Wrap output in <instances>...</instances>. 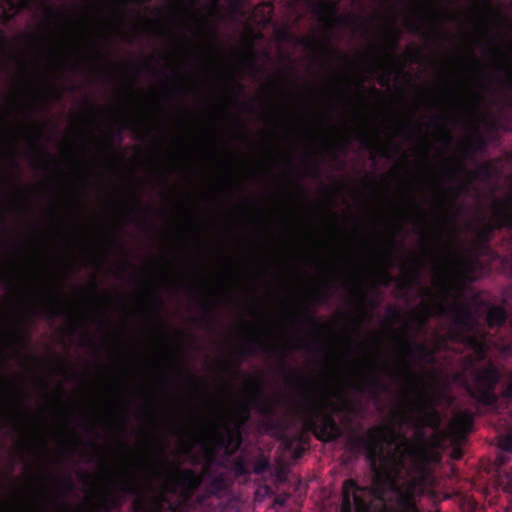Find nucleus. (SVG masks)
Listing matches in <instances>:
<instances>
[{
    "instance_id": "f257e3e1",
    "label": "nucleus",
    "mask_w": 512,
    "mask_h": 512,
    "mask_svg": "<svg viewBox=\"0 0 512 512\" xmlns=\"http://www.w3.org/2000/svg\"><path fill=\"white\" fill-rule=\"evenodd\" d=\"M434 314L449 317L454 324V328L448 333L449 338L472 351V355L467 358V363L472 368L473 384L467 387L470 397L480 404L495 407L499 397L494 390L502 374L492 362H488L483 368H474L477 363L486 359L491 340L488 332L481 327L471 306L458 303L456 300L438 302Z\"/></svg>"
},
{
    "instance_id": "f03ea898",
    "label": "nucleus",
    "mask_w": 512,
    "mask_h": 512,
    "mask_svg": "<svg viewBox=\"0 0 512 512\" xmlns=\"http://www.w3.org/2000/svg\"><path fill=\"white\" fill-rule=\"evenodd\" d=\"M297 380L305 390V426L320 441L331 442L340 438L342 431L333 413L350 411L352 404L334 403L332 398L337 396V392L327 382L321 383L320 390H316L314 382L309 381L307 377L301 376Z\"/></svg>"
},
{
    "instance_id": "7ed1b4c3",
    "label": "nucleus",
    "mask_w": 512,
    "mask_h": 512,
    "mask_svg": "<svg viewBox=\"0 0 512 512\" xmlns=\"http://www.w3.org/2000/svg\"><path fill=\"white\" fill-rule=\"evenodd\" d=\"M248 392L247 402L241 405L236 413L234 427L222 425L221 428L215 427L212 433L215 447L223 450L227 457L235 455L242 445V428L250 419L251 408L263 416L274 414V405L265 398L261 382L249 381Z\"/></svg>"
},
{
    "instance_id": "20e7f679",
    "label": "nucleus",
    "mask_w": 512,
    "mask_h": 512,
    "mask_svg": "<svg viewBox=\"0 0 512 512\" xmlns=\"http://www.w3.org/2000/svg\"><path fill=\"white\" fill-rule=\"evenodd\" d=\"M389 430L388 427L375 426L367 431L365 437H358L354 441L356 448L365 452L375 477L383 481H390L395 472L392 459L384 454V443Z\"/></svg>"
},
{
    "instance_id": "39448f33",
    "label": "nucleus",
    "mask_w": 512,
    "mask_h": 512,
    "mask_svg": "<svg viewBox=\"0 0 512 512\" xmlns=\"http://www.w3.org/2000/svg\"><path fill=\"white\" fill-rule=\"evenodd\" d=\"M491 221L484 217L475 232V246L482 254L491 251L490 242L496 230L512 229V207L507 200H495L491 206Z\"/></svg>"
},
{
    "instance_id": "423d86ee",
    "label": "nucleus",
    "mask_w": 512,
    "mask_h": 512,
    "mask_svg": "<svg viewBox=\"0 0 512 512\" xmlns=\"http://www.w3.org/2000/svg\"><path fill=\"white\" fill-rule=\"evenodd\" d=\"M161 463L167 464L170 468L167 474L166 486L168 491L179 493L182 500L178 503L185 509V503L190 500L201 484V479L197 473L189 468H181L178 463L170 462L166 457H162Z\"/></svg>"
},
{
    "instance_id": "0eeeda50",
    "label": "nucleus",
    "mask_w": 512,
    "mask_h": 512,
    "mask_svg": "<svg viewBox=\"0 0 512 512\" xmlns=\"http://www.w3.org/2000/svg\"><path fill=\"white\" fill-rule=\"evenodd\" d=\"M374 499H381L376 490L360 486L353 479H347L342 486L340 512H373Z\"/></svg>"
},
{
    "instance_id": "6e6552de",
    "label": "nucleus",
    "mask_w": 512,
    "mask_h": 512,
    "mask_svg": "<svg viewBox=\"0 0 512 512\" xmlns=\"http://www.w3.org/2000/svg\"><path fill=\"white\" fill-rule=\"evenodd\" d=\"M413 389L417 392V399L413 402L414 409L408 410L406 407H401L399 410L401 416L405 419H413L416 411L422 424L431 427L438 426L440 422L438 411L433 406L428 405L424 392L417 390L415 387Z\"/></svg>"
},
{
    "instance_id": "1a4fd4ad",
    "label": "nucleus",
    "mask_w": 512,
    "mask_h": 512,
    "mask_svg": "<svg viewBox=\"0 0 512 512\" xmlns=\"http://www.w3.org/2000/svg\"><path fill=\"white\" fill-rule=\"evenodd\" d=\"M408 327L405 326L403 334L397 337L398 343L407 357L417 358L419 361L433 364L435 362V351L425 343H417L407 337Z\"/></svg>"
},
{
    "instance_id": "9d476101",
    "label": "nucleus",
    "mask_w": 512,
    "mask_h": 512,
    "mask_svg": "<svg viewBox=\"0 0 512 512\" xmlns=\"http://www.w3.org/2000/svg\"><path fill=\"white\" fill-rule=\"evenodd\" d=\"M340 0L332 3L320 1L313 6V13L317 15L321 21L328 23L326 16L331 20V26H347L355 21L351 15L338 14V4Z\"/></svg>"
},
{
    "instance_id": "9b49d317",
    "label": "nucleus",
    "mask_w": 512,
    "mask_h": 512,
    "mask_svg": "<svg viewBox=\"0 0 512 512\" xmlns=\"http://www.w3.org/2000/svg\"><path fill=\"white\" fill-rule=\"evenodd\" d=\"M135 505L137 509H141L143 512H188V510L180 504L169 502L164 493H160L152 500L150 508L145 505L143 499H139Z\"/></svg>"
},
{
    "instance_id": "f8f14e48",
    "label": "nucleus",
    "mask_w": 512,
    "mask_h": 512,
    "mask_svg": "<svg viewBox=\"0 0 512 512\" xmlns=\"http://www.w3.org/2000/svg\"><path fill=\"white\" fill-rule=\"evenodd\" d=\"M474 415L472 412L465 410L459 411L454 415L450 422L451 429L461 436H465L471 432L473 427Z\"/></svg>"
},
{
    "instance_id": "ddd939ff",
    "label": "nucleus",
    "mask_w": 512,
    "mask_h": 512,
    "mask_svg": "<svg viewBox=\"0 0 512 512\" xmlns=\"http://www.w3.org/2000/svg\"><path fill=\"white\" fill-rule=\"evenodd\" d=\"M356 139L363 147L375 150L379 156H387V151L384 145H382L378 141V139L375 136L371 135L368 131L362 130L357 135Z\"/></svg>"
},
{
    "instance_id": "4468645a",
    "label": "nucleus",
    "mask_w": 512,
    "mask_h": 512,
    "mask_svg": "<svg viewBox=\"0 0 512 512\" xmlns=\"http://www.w3.org/2000/svg\"><path fill=\"white\" fill-rule=\"evenodd\" d=\"M269 347L257 337H249L245 339L244 346L239 351L241 356H255L259 352H269Z\"/></svg>"
},
{
    "instance_id": "2eb2a0df",
    "label": "nucleus",
    "mask_w": 512,
    "mask_h": 512,
    "mask_svg": "<svg viewBox=\"0 0 512 512\" xmlns=\"http://www.w3.org/2000/svg\"><path fill=\"white\" fill-rule=\"evenodd\" d=\"M508 319V314L503 306H491L486 315V322L490 328L503 326Z\"/></svg>"
},
{
    "instance_id": "dca6fc26",
    "label": "nucleus",
    "mask_w": 512,
    "mask_h": 512,
    "mask_svg": "<svg viewBox=\"0 0 512 512\" xmlns=\"http://www.w3.org/2000/svg\"><path fill=\"white\" fill-rule=\"evenodd\" d=\"M423 267L424 260L422 257H413L409 263L402 262L400 266L401 270L409 276L411 283L419 281L420 272Z\"/></svg>"
},
{
    "instance_id": "f3484780",
    "label": "nucleus",
    "mask_w": 512,
    "mask_h": 512,
    "mask_svg": "<svg viewBox=\"0 0 512 512\" xmlns=\"http://www.w3.org/2000/svg\"><path fill=\"white\" fill-rule=\"evenodd\" d=\"M367 386L370 396L374 399L378 398L381 394L391 392V386L376 373L367 381Z\"/></svg>"
},
{
    "instance_id": "a211bd4d",
    "label": "nucleus",
    "mask_w": 512,
    "mask_h": 512,
    "mask_svg": "<svg viewBox=\"0 0 512 512\" xmlns=\"http://www.w3.org/2000/svg\"><path fill=\"white\" fill-rule=\"evenodd\" d=\"M430 17L433 20V23L435 25V29L432 32L424 33L421 25H419L418 23H416L414 21L408 22L409 31L412 32L413 34H423L427 39H431L434 36L438 37V36L442 35V33L440 32L441 21H440L439 17L434 12L430 13Z\"/></svg>"
},
{
    "instance_id": "6ab92c4d",
    "label": "nucleus",
    "mask_w": 512,
    "mask_h": 512,
    "mask_svg": "<svg viewBox=\"0 0 512 512\" xmlns=\"http://www.w3.org/2000/svg\"><path fill=\"white\" fill-rule=\"evenodd\" d=\"M488 145L487 139L480 133H477L475 136L470 137L465 145V153L466 155H471L472 153L483 151L486 149Z\"/></svg>"
},
{
    "instance_id": "aec40b11",
    "label": "nucleus",
    "mask_w": 512,
    "mask_h": 512,
    "mask_svg": "<svg viewBox=\"0 0 512 512\" xmlns=\"http://www.w3.org/2000/svg\"><path fill=\"white\" fill-rule=\"evenodd\" d=\"M352 292L361 304L367 305L371 309H374L377 306L375 299L367 294L358 280L355 281Z\"/></svg>"
},
{
    "instance_id": "412c9836",
    "label": "nucleus",
    "mask_w": 512,
    "mask_h": 512,
    "mask_svg": "<svg viewBox=\"0 0 512 512\" xmlns=\"http://www.w3.org/2000/svg\"><path fill=\"white\" fill-rule=\"evenodd\" d=\"M51 305H49L46 309H45V317L49 320H53L55 319L56 317L62 315L63 313V308L61 306V299L58 295V293L56 292H53L51 294Z\"/></svg>"
},
{
    "instance_id": "4be33fe9",
    "label": "nucleus",
    "mask_w": 512,
    "mask_h": 512,
    "mask_svg": "<svg viewBox=\"0 0 512 512\" xmlns=\"http://www.w3.org/2000/svg\"><path fill=\"white\" fill-rule=\"evenodd\" d=\"M472 177L477 180L487 181L491 179L493 175V168L489 162L481 163L477 168L470 172Z\"/></svg>"
},
{
    "instance_id": "5701e85b",
    "label": "nucleus",
    "mask_w": 512,
    "mask_h": 512,
    "mask_svg": "<svg viewBox=\"0 0 512 512\" xmlns=\"http://www.w3.org/2000/svg\"><path fill=\"white\" fill-rule=\"evenodd\" d=\"M123 505V498L120 496L107 493L101 500V507L105 512H110L112 509H119Z\"/></svg>"
},
{
    "instance_id": "b1692460",
    "label": "nucleus",
    "mask_w": 512,
    "mask_h": 512,
    "mask_svg": "<svg viewBox=\"0 0 512 512\" xmlns=\"http://www.w3.org/2000/svg\"><path fill=\"white\" fill-rule=\"evenodd\" d=\"M411 376V367L406 362H403L401 368H398L391 373V378L395 383H401L404 380L411 383Z\"/></svg>"
},
{
    "instance_id": "393cba45",
    "label": "nucleus",
    "mask_w": 512,
    "mask_h": 512,
    "mask_svg": "<svg viewBox=\"0 0 512 512\" xmlns=\"http://www.w3.org/2000/svg\"><path fill=\"white\" fill-rule=\"evenodd\" d=\"M120 490L127 494L132 495H140L141 494V487L137 480L132 478L131 476H127L125 480L120 485Z\"/></svg>"
},
{
    "instance_id": "a878e982",
    "label": "nucleus",
    "mask_w": 512,
    "mask_h": 512,
    "mask_svg": "<svg viewBox=\"0 0 512 512\" xmlns=\"http://www.w3.org/2000/svg\"><path fill=\"white\" fill-rule=\"evenodd\" d=\"M432 315V310L429 306H424L421 312L413 310L409 313L412 322L417 323L420 326H424L428 318Z\"/></svg>"
},
{
    "instance_id": "bb28decb",
    "label": "nucleus",
    "mask_w": 512,
    "mask_h": 512,
    "mask_svg": "<svg viewBox=\"0 0 512 512\" xmlns=\"http://www.w3.org/2000/svg\"><path fill=\"white\" fill-rule=\"evenodd\" d=\"M243 63L253 72L260 71V66L257 64L255 54L250 48L243 53Z\"/></svg>"
},
{
    "instance_id": "cd10ccee",
    "label": "nucleus",
    "mask_w": 512,
    "mask_h": 512,
    "mask_svg": "<svg viewBox=\"0 0 512 512\" xmlns=\"http://www.w3.org/2000/svg\"><path fill=\"white\" fill-rule=\"evenodd\" d=\"M232 466L235 473L239 476L246 475L248 473L246 461L242 456H239L236 459H234Z\"/></svg>"
},
{
    "instance_id": "c85d7f7f",
    "label": "nucleus",
    "mask_w": 512,
    "mask_h": 512,
    "mask_svg": "<svg viewBox=\"0 0 512 512\" xmlns=\"http://www.w3.org/2000/svg\"><path fill=\"white\" fill-rule=\"evenodd\" d=\"M321 50L323 51L324 54L326 55H335L337 56L339 59H341L342 61L346 62V63H349V59L348 57L343 54L342 52H340L339 50L337 49H334V48H330L328 46V39H326L325 43L321 45Z\"/></svg>"
},
{
    "instance_id": "c756f323",
    "label": "nucleus",
    "mask_w": 512,
    "mask_h": 512,
    "mask_svg": "<svg viewBox=\"0 0 512 512\" xmlns=\"http://www.w3.org/2000/svg\"><path fill=\"white\" fill-rule=\"evenodd\" d=\"M33 142L34 144L37 146L38 150L40 151V153L42 154V156L44 157L45 161H44V167L45 168H48L51 161H52V156L44 149V147L41 145L40 143V136L37 135L34 139H33Z\"/></svg>"
},
{
    "instance_id": "7c9ffc66",
    "label": "nucleus",
    "mask_w": 512,
    "mask_h": 512,
    "mask_svg": "<svg viewBox=\"0 0 512 512\" xmlns=\"http://www.w3.org/2000/svg\"><path fill=\"white\" fill-rule=\"evenodd\" d=\"M303 314L309 325L317 329L322 328V325L319 323L318 319L314 316V314L310 311L308 307L304 308Z\"/></svg>"
},
{
    "instance_id": "2f4dec72",
    "label": "nucleus",
    "mask_w": 512,
    "mask_h": 512,
    "mask_svg": "<svg viewBox=\"0 0 512 512\" xmlns=\"http://www.w3.org/2000/svg\"><path fill=\"white\" fill-rule=\"evenodd\" d=\"M499 446L505 451L512 452V431L500 439Z\"/></svg>"
},
{
    "instance_id": "473e14b6",
    "label": "nucleus",
    "mask_w": 512,
    "mask_h": 512,
    "mask_svg": "<svg viewBox=\"0 0 512 512\" xmlns=\"http://www.w3.org/2000/svg\"><path fill=\"white\" fill-rule=\"evenodd\" d=\"M298 43L309 51H315L318 47L316 41L309 37H303L298 39Z\"/></svg>"
},
{
    "instance_id": "72a5a7b5",
    "label": "nucleus",
    "mask_w": 512,
    "mask_h": 512,
    "mask_svg": "<svg viewBox=\"0 0 512 512\" xmlns=\"http://www.w3.org/2000/svg\"><path fill=\"white\" fill-rule=\"evenodd\" d=\"M387 314L389 319L392 320L393 322H399L403 318L401 311L395 306H389L387 308Z\"/></svg>"
},
{
    "instance_id": "f704fd0d",
    "label": "nucleus",
    "mask_w": 512,
    "mask_h": 512,
    "mask_svg": "<svg viewBox=\"0 0 512 512\" xmlns=\"http://www.w3.org/2000/svg\"><path fill=\"white\" fill-rule=\"evenodd\" d=\"M453 137L450 131L446 130L445 128H441V135L439 138V141L445 146L449 147L452 143Z\"/></svg>"
},
{
    "instance_id": "c9c22d12",
    "label": "nucleus",
    "mask_w": 512,
    "mask_h": 512,
    "mask_svg": "<svg viewBox=\"0 0 512 512\" xmlns=\"http://www.w3.org/2000/svg\"><path fill=\"white\" fill-rule=\"evenodd\" d=\"M390 35H391V46L393 49H395L398 47L400 37H401V32L395 26H391Z\"/></svg>"
},
{
    "instance_id": "e433bc0d",
    "label": "nucleus",
    "mask_w": 512,
    "mask_h": 512,
    "mask_svg": "<svg viewBox=\"0 0 512 512\" xmlns=\"http://www.w3.org/2000/svg\"><path fill=\"white\" fill-rule=\"evenodd\" d=\"M180 373H181V374H183V375H185V376H186V378H187L191 383H193V384L196 386V388H197V389H200V388H199V386H198V384H197V377H196V375H195V374H193V373H192L188 368H184V367H182V368L180 369Z\"/></svg>"
},
{
    "instance_id": "4c0bfd02",
    "label": "nucleus",
    "mask_w": 512,
    "mask_h": 512,
    "mask_svg": "<svg viewBox=\"0 0 512 512\" xmlns=\"http://www.w3.org/2000/svg\"><path fill=\"white\" fill-rule=\"evenodd\" d=\"M277 35L283 41H291L294 39L293 34L288 29L278 30Z\"/></svg>"
},
{
    "instance_id": "58836bf2",
    "label": "nucleus",
    "mask_w": 512,
    "mask_h": 512,
    "mask_svg": "<svg viewBox=\"0 0 512 512\" xmlns=\"http://www.w3.org/2000/svg\"><path fill=\"white\" fill-rule=\"evenodd\" d=\"M460 107L465 116L470 117V118H474L477 116V113L474 108L466 106L463 103H460Z\"/></svg>"
},
{
    "instance_id": "ea45409f",
    "label": "nucleus",
    "mask_w": 512,
    "mask_h": 512,
    "mask_svg": "<svg viewBox=\"0 0 512 512\" xmlns=\"http://www.w3.org/2000/svg\"><path fill=\"white\" fill-rule=\"evenodd\" d=\"M268 468H269V462H268V461H266V460H263V461H260V462L256 465V467H255V469H254V472H255L256 474H260V473L265 472Z\"/></svg>"
},
{
    "instance_id": "a19ab883",
    "label": "nucleus",
    "mask_w": 512,
    "mask_h": 512,
    "mask_svg": "<svg viewBox=\"0 0 512 512\" xmlns=\"http://www.w3.org/2000/svg\"><path fill=\"white\" fill-rule=\"evenodd\" d=\"M111 244L114 245L115 247H117L118 249H120L121 252H124L125 251V247H124V244L123 242L119 239V237L117 235H114L112 238H111Z\"/></svg>"
},
{
    "instance_id": "79ce46f5",
    "label": "nucleus",
    "mask_w": 512,
    "mask_h": 512,
    "mask_svg": "<svg viewBox=\"0 0 512 512\" xmlns=\"http://www.w3.org/2000/svg\"><path fill=\"white\" fill-rule=\"evenodd\" d=\"M502 397L512 399V382H509L501 392Z\"/></svg>"
},
{
    "instance_id": "37998d69",
    "label": "nucleus",
    "mask_w": 512,
    "mask_h": 512,
    "mask_svg": "<svg viewBox=\"0 0 512 512\" xmlns=\"http://www.w3.org/2000/svg\"><path fill=\"white\" fill-rule=\"evenodd\" d=\"M201 21L204 23V25L207 27V31L209 32L210 36L212 38H216L217 37V31L215 28L213 27H210L209 26V22H208V19L204 18V17H201Z\"/></svg>"
},
{
    "instance_id": "c03bdc74",
    "label": "nucleus",
    "mask_w": 512,
    "mask_h": 512,
    "mask_svg": "<svg viewBox=\"0 0 512 512\" xmlns=\"http://www.w3.org/2000/svg\"><path fill=\"white\" fill-rule=\"evenodd\" d=\"M80 344L82 346H92L93 345V340L87 332H85L83 334Z\"/></svg>"
},
{
    "instance_id": "a18cd8bd",
    "label": "nucleus",
    "mask_w": 512,
    "mask_h": 512,
    "mask_svg": "<svg viewBox=\"0 0 512 512\" xmlns=\"http://www.w3.org/2000/svg\"><path fill=\"white\" fill-rule=\"evenodd\" d=\"M229 2H230L231 10L234 13H238L242 6L241 0H229Z\"/></svg>"
},
{
    "instance_id": "49530a36",
    "label": "nucleus",
    "mask_w": 512,
    "mask_h": 512,
    "mask_svg": "<svg viewBox=\"0 0 512 512\" xmlns=\"http://www.w3.org/2000/svg\"><path fill=\"white\" fill-rule=\"evenodd\" d=\"M439 284L446 297L455 299L456 296L451 292L450 289L447 288L446 283L444 281H440Z\"/></svg>"
},
{
    "instance_id": "de8ad7c7",
    "label": "nucleus",
    "mask_w": 512,
    "mask_h": 512,
    "mask_svg": "<svg viewBox=\"0 0 512 512\" xmlns=\"http://www.w3.org/2000/svg\"><path fill=\"white\" fill-rule=\"evenodd\" d=\"M503 266L512 275V256L503 259Z\"/></svg>"
},
{
    "instance_id": "09e8293b",
    "label": "nucleus",
    "mask_w": 512,
    "mask_h": 512,
    "mask_svg": "<svg viewBox=\"0 0 512 512\" xmlns=\"http://www.w3.org/2000/svg\"><path fill=\"white\" fill-rule=\"evenodd\" d=\"M380 51H381V53H382V54H383L387 59H389V61H390L393 65H395V64H396V62H397V57H396L395 55L388 53L384 48H381V49H380Z\"/></svg>"
},
{
    "instance_id": "8fccbe9b",
    "label": "nucleus",
    "mask_w": 512,
    "mask_h": 512,
    "mask_svg": "<svg viewBox=\"0 0 512 512\" xmlns=\"http://www.w3.org/2000/svg\"><path fill=\"white\" fill-rule=\"evenodd\" d=\"M391 243H392V248H391V249H389V250L386 252L385 257H384L385 262H386V263H388V264H390V262H391V256H392V254H393V252H394V250H395V245H394V240H393V239L391 240Z\"/></svg>"
},
{
    "instance_id": "3c124183",
    "label": "nucleus",
    "mask_w": 512,
    "mask_h": 512,
    "mask_svg": "<svg viewBox=\"0 0 512 512\" xmlns=\"http://www.w3.org/2000/svg\"><path fill=\"white\" fill-rule=\"evenodd\" d=\"M454 171H456L458 173H465V172H467L464 163L462 161H460V160L456 161V165L454 167Z\"/></svg>"
},
{
    "instance_id": "603ef678",
    "label": "nucleus",
    "mask_w": 512,
    "mask_h": 512,
    "mask_svg": "<svg viewBox=\"0 0 512 512\" xmlns=\"http://www.w3.org/2000/svg\"><path fill=\"white\" fill-rule=\"evenodd\" d=\"M10 182L11 183H14L17 190L20 192V189H19V186H20V179L18 176L14 175V174H11L10 175Z\"/></svg>"
},
{
    "instance_id": "864d4df0",
    "label": "nucleus",
    "mask_w": 512,
    "mask_h": 512,
    "mask_svg": "<svg viewBox=\"0 0 512 512\" xmlns=\"http://www.w3.org/2000/svg\"><path fill=\"white\" fill-rule=\"evenodd\" d=\"M128 128H131V127L126 122L125 123L123 122L121 127H120V129L117 132V138H118L119 141L122 140V132H123V130L124 129H128Z\"/></svg>"
},
{
    "instance_id": "5fc2aeb1",
    "label": "nucleus",
    "mask_w": 512,
    "mask_h": 512,
    "mask_svg": "<svg viewBox=\"0 0 512 512\" xmlns=\"http://www.w3.org/2000/svg\"><path fill=\"white\" fill-rule=\"evenodd\" d=\"M63 483L68 491H72L74 489V483L71 478H66Z\"/></svg>"
},
{
    "instance_id": "6e6d98bb",
    "label": "nucleus",
    "mask_w": 512,
    "mask_h": 512,
    "mask_svg": "<svg viewBox=\"0 0 512 512\" xmlns=\"http://www.w3.org/2000/svg\"><path fill=\"white\" fill-rule=\"evenodd\" d=\"M483 6L489 13L495 12L489 0H483Z\"/></svg>"
},
{
    "instance_id": "4d7b16f0",
    "label": "nucleus",
    "mask_w": 512,
    "mask_h": 512,
    "mask_svg": "<svg viewBox=\"0 0 512 512\" xmlns=\"http://www.w3.org/2000/svg\"><path fill=\"white\" fill-rule=\"evenodd\" d=\"M154 298H155V302H156L158 309H163L164 302H163L162 298L158 294H155Z\"/></svg>"
},
{
    "instance_id": "13d9d810",
    "label": "nucleus",
    "mask_w": 512,
    "mask_h": 512,
    "mask_svg": "<svg viewBox=\"0 0 512 512\" xmlns=\"http://www.w3.org/2000/svg\"><path fill=\"white\" fill-rule=\"evenodd\" d=\"M286 357H287V354L286 353H281V362H282V368L283 370H286L288 368V364H287V361H286Z\"/></svg>"
},
{
    "instance_id": "bf43d9fd",
    "label": "nucleus",
    "mask_w": 512,
    "mask_h": 512,
    "mask_svg": "<svg viewBox=\"0 0 512 512\" xmlns=\"http://www.w3.org/2000/svg\"><path fill=\"white\" fill-rule=\"evenodd\" d=\"M491 52L494 56H501V52L499 50V48L495 45V44H492L491 46Z\"/></svg>"
},
{
    "instance_id": "052dcab7",
    "label": "nucleus",
    "mask_w": 512,
    "mask_h": 512,
    "mask_svg": "<svg viewBox=\"0 0 512 512\" xmlns=\"http://www.w3.org/2000/svg\"><path fill=\"white\" fill-rule=\"evenodd\" d=\"M57 17L61 20H65V21L69 19V15L65 11L57 13Z\"/></svg>"
},
{
    "instance_id": "680f3d73",
    "label": "nucleus",
    "mask_w": 512,
    "mask_h": 512,
    "mask_svg": "<svg viewBox=\"0 0 512 512\" xmlns=\"http://www.w3.org/2000/svg\"><path fill=\"white\" fill-rule=\"evenodd\" d=\"M447 117L444 116V115H437V116H434L433 119H432V122L434 124H438L441 120H444L446 119Z\"/></svg>"
},
{
    "instance_id": "e2e57ef3",
    "label": "nucleus",
    "mask_w": 512,
    "mask_h": 512,
    "mask_svg": "<svg viewBox=\"0 0 512 512\" xmlns=\"http://www.w3.org/2000/svg\"><path fill=\"white\" fill-rule=\"evenodd\" d=\"M8 274L6 269L3 267V265L0 263V279L1 278H7Z\"/></svg>"
},
{
    "instance_id": "0e129e2a",
    "label": "nucleus",
    "mask_w": 512,
    "mask_h": 512,
    "mask_svg": "<svg viewBox=\"0 0 512 512\" xmlns=\"http://www.w3.org/2000/svg\"><path fill=\"white\" fill-rule=\"evenodd\" d=\"M445 251H446V254H447V258L450 259L453 256L450 243L445 247Z\"/></svg>"
},
{
    "instance_id": "69168bd1",
    "label": "nucleus",
    "mask_w": 512,
    "mask_h": 512,
    "mask_svg": "<svg viewBox=\"0 0 512 512\" xmlns=\"http://www.w3.org/2000/svg\"><path fill=\"white\" fill-rule=\"evenodd\" d=\"M329 297H330V293H329V292H327V291H325L324 293H322V294L320 295V300H321L322 302H324V301H327V300L329 299Z\"/></svg>"
},
{
    "instance_id": "338daca9",
    "label": "nucleus",
    "mask_w": 512,
    "mask_h": 512,
    "mask_svg": "<svg viewBox=\"0 0 512 512\" xmlns=\"http://www.w3.org/2000/svg\"><path fill=\"white\" fill-rule=\"evenodd\" d=\"M236 87H237V94L238 95L243 94L244 88H243V85L240 82H236Z\"/></svg>"
},
{
    "instance_id": "774afa93",
    "label": "nucleus",
    "mask_w": 512,
    "mask_h": 512,
    "mask_svg": "<svg viewBox=\"0 0 512 512\" xmlns=\"http://www.w3.org/2000/svg\"><path fill=\"white\" fill-rule=\"evenodd\" d=\"M241 365V361L239 359H237L236 361H234V368H235V372L237 374H240V370H239V367Z\"/></svg>"
}]
</instances>
